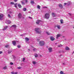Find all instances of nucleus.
I'll use <instances>...</instances> for the list:
<instances>
[{"label": "nucleus", "mask_w": 74, "mask_h": 74, "mask_svg": "<svg viewBox=\"0 0 74 74\" xmlns=\"http://www.w3.org/2000/svg\"><path fill=\"white\" fill-rule=\"evenodd\" d=\"M7 69V67L6 66H5L3 68V69H4V70H5V69Z\"/></svg>", "instance_id": "nucleus-23"}, {"label": "nucleus", "mask_w": 74, "mask_h": 74, "mask_svg": "<svg viewBox=\"0 0 74 74\" xmlns=\"http://www.w3.org/2000/svg\"><path fill=\"white\" fill-rule=\"evenodd\" d=\"M60 74H64V73L62 71H61L60 72Z\"/></svg>", "instance_id": "nucleus-32"}, {"label": "nucleus", "mask_w": 74, "mask_h": 74, "mask_svg": "<svg viewBox=\"0 0 74 74\" xmlns=\"http://www.w3.org/2000/svg\"><path fill=\"white\" fill-rule=\"evenodd\" d=\"M60 36H61L60 34H58L57 36V37H56L57 39H58V38L59 37H60Z\"/></svg>", "instance_id": "nucleus-17"}, {"label": "nucleus", "mask_w": 74, "mask_h": 74, "mask_svg": "<svg viewBox=\"0 0 74 74\" xmlns=\"http://www.w3.org/2000/svg\"><path fill=\"white\" fill-rule=\"evenodd\" d=\"M10 64L11 65H13V64H14V63L12 62H10Z\"/></svg>", "instance_id": "nucleus-34"}, {"label": "nucleus", "mask_w": 74, "mask_h": 74, "mask_svg": "<svg viewBox=\"0 0 74 74\" xmlns=\"http://www.w3.org/2000/svg\"><path fill=\"white\" fill-rule=\"evenodd\" d=\"M8 16L9 18H11V16L10 14H8Z\"/></svg>", "instance_id": "nucleus-43"}, {"label": "nucleus", "mask_w": 74, "mask_h": 74, "mask_svg": "<svg viewBox=\"0 0 74 74\" xmlns=\"http://www.w3.org/2000/svg\"><path fill=\"white\" fill-rule=\"evenodd\" d=\"M64 5H66V4H67V3H64Z\"/></svg>", "instance_id": "nucleus-49"}, {"label": "nucleus", "mask_w": 74, "mask_h": 74, "mask_svg": "<svg viewBox=\"0 0 74 74\" xmlns=\"http://www.w3.org/2000/svg\"><path fill=\"white\" fill-rule=\"evenodd\" d=\"M25 1V2H26V3H27V2H28V1H27V0H24Z\"/></svg>", "instance_id": "nucleus-44"}, {"label": "nucleus", "mask_w": 74, "mask_h": 74, "mask_svg": "<svg viewBox=\"0 0 74 74\" xmlns=\"http://www.w3.org/2000/svg\"><path fill=\"white\" fill-rule=\"evenodd\" d=\"M21 68H22V67H18L17 69H21Z\"/></svg>", "instance_id": "nucleus-39"}, {"label": "nucleus", "mask_w": 74, "mask_h": 74, "mask_svg": "<svg viewBox=\"0 0 74 74\" xmlns=\"http://www.w3.org/2000/svg\"><path fill=\"white\" fill-rule=\"evenodd\" d=\"M18 1V0H14L15 2H16Z\"/></svg>", "instance_id": "nucleus-51"}, {"label": "nucleus", "mask_w": 74, "mask_h": 74, "mask_svg": "<svg viewBox=\"0 0 74 74\" xmlns=\"http://www.w3.org/2000/svg\"><path fill=\"white\" fill-rule=\"evenodd\" d=\"M18 16L19 18H22V14H21L19 13L18 14Z\"/></svg>", "instance_id": "nucleus-9"}, {"label": "nucleus", "mask_w": 74, "mask_h": 74, "mask_svg": "<svg viewBox=\"0 0 74 74\" xmlns=\"http://www.w3.org/2000/svg\"><path fill=\"white\" fill-rule=\"evenodd\" d=\"M58 47H62V45H58Z\"/></svg>", "instance_id": "nucleus-42"}, {"label": "nucleus", "mask_w": 74, "mask_h": 74, "mask_svg": "<svg viewBox=\"0 0 74 74\" xmlns=\"http://www.w3.org/2000/svg\"><path fill=\"white\" fill-rule=\"evenodd\" d=\"M69 15H70L71 16V15L72 14H71L70 13H69Z\"/></svg>", "instance_id": "nucleus-47"}, {"label": "nucleus", "mask_w": 74, "mask_h": 74, "mask_svg": "<svg viewBox=\"0 0 74 74\" xmlns=\"http://www.w3.org/2000/svg\"><path fill=\"white\" fill-rule=\"evenodd\" d=\"M33 63L34 64H35L36 63V62H35L34 61H33Z\"/></svg>", "instance_id": "nucleus-36"}, {"label": "nucleus", "mask_w": 74, "mask_h": 74, "mask_svg": "<svg viewBox=\"0 0 74 74\" xmlns=\"http://www.w3.org/2000/svg\"><path fill=\"white\" fill-rule=\"evenodd\" d=\"M5 48H8V47H9V45H6L5 46Z\"/></svg>", "instance_id": "nucleus-25"}, {"label": "nucleus", "mask_w": 74, "mask_h": 74, "mask_svg": "<svg viewBox=\"0 0 74 74\" xmlns=\"http://www.w3.org/2000/svg\"><path fill=\"white\" fill-rule=\"evenodd\" d=\"M47 7H46V6H45L44 7H43V8H47Z\"/></svg>", "instance_id": "nucleus-45"}, {"label": "nucleus", "mask_w": 74, "mask_h": 74, "mask_svg": "<svg viewBox=\"0 0 74 74\" xmlns=\"http://www.w3.org/2000/svg\"><path fill=\"white\" fill-rule=\"evenodd\" d=\"M3 53V51H0V54H1Z\"/></svg>", "instance_id": "nucleus-46"}, {"label": "nucleus", "mask_w": 74, "mask_h": 74, "mask_svg": "<svg viewBox=\"0 0 74 74\" xmlns=\"http://www.w3.org/2000/svg\"><path fill=\"white\" fill-rule=\"evenodd\" d=\"M40 22H41V21L38 20L37 21L36 23L37 25H38V24H39Z\"/></svg>", "instance_id": "nucleus-5"}, {"label": "nucleus", "mask_w": 74, "mask_h": 74, "mask_svg": "<svg viewBox=\"0 0 74 74\" xmlns=\"http://www.w3.org/2000/svg\"><path fill=\"white\" fill-rule=\"evenodd\" d=\"M29 51H30V49H28Z\"/></svg>", "instance_id": "nucleus-56"}, {"label": "nucleus", "mask_w": 74, "mask_h": 74, "mask_svg": "<svg viewBox=\"0 0 74 74\" xmlns=\"http://www.w3.org/2000/svg\"><path fill=\"white\" fill-rule=\"evenodd\" d=\"M66 50H67L68 51H69L70 50V48L66 46V47L65 48Z\"/></svg>", "instance_id": "nucleus-13"}, {"label": "nucleus", "mask_w": 74, "mask_h": 74, "mask_svg": "<svg viewBox=\"0 0 74 74\" xmlns=\"http://www.w3.org/2000/svg\"><path fill=\"white\" fill-rule=\"evenodd\" d=\"M16 5H17V3H16L14 4L15 7H16V8L17 7V6H16Z\"/></svg>", "instance_id": "nucleus-35"}, {"label": "nucleus", "mask_w": 74, "mask_h": 74, "mask_svg": "<svg viewBox=\"0 0 74 74\" xmlns=\"http://www.w3.org/2000/svg\"><path fill=\"white\" fill-rule=\"evenodd\" d=\"M18 74V73L17 72H15V73H14V74Z\"/></svg>", "instance_id": "nucleus-48"}, {"label": "nucleus", "mask_w": 74, "mask_h": 74, "mask_svg": "<svg viewBox=\"0 0 74 74\" xmlns=\"http://www.w3.org/2000/svg\"><path fill=\"white\" fill-rule=\"evenodd\" d=\"M63 64L64 66V65H65V64L64 63H63Z\"/></svg>", "instance_id": "nucleus-53"}, {"label": "nucleus", "mask_w": 74, "mask_h": 74, "mask_svg": "<svg viewBox=\"0 0 74 74\" xmlns=\"http://www.w3.org/2000/svg\"><path fill=\"white\" fill-rule=\"evenodd\" d=\"M12 13V12H9V13H10V14H11Z\"/></svg>", "instance_id": "nucleus-54"}, {"label": "nucleus", "mask_w": 74, "mask_h": 74, "mask_svg": "<svg viewBox=\"0 0 74 74\" xmlns=\"http://www.w3.org/2000/svg\"><path fill=\"white\" fill-rule=\"evenodd\" d=\"M34 56L36 58H37V57H38V54L35 53L34 54Z\"/></svg>", "instance_id": "nucleus-18"}, {"label": "nucleus", "mask_w": 74, "mask_h": 74, "mask_svg": "<svg viewBox=\"0 0 74 74\" xmlns=\"http://www.w3.org/2000/svg\"><path fill=\"white\" fill-rule=\"evenodd\" d=\"M10 4H14V3L13 2H11Z\"/></svg>", "instance_id": "nucleus-40"}, {"label": "nucleus", "mask_w": 74, "mask_h": 74, "mask_svg": "<svg viewBox=\"0 0 74 74\" xmlns=\"http://www.w3.org/2000/svg\"><path fill=\"white\" fill-rule=\"evenodd\" d=\"M33 51H37V49H36V48H34L33 49Z\"/></svg>", "instance_id": "nucleus-29"}, {"label": "nucleus", "mask_w": 74, "mask_h": 74, "mask_svg": "<svg viewBox=\"0 0 74 74\" xmlns=\"http://www.w3.org/2000/svg\"><path fill=\"white\" fill-rule=\"evenodd\" d=\"M3 14H0V20H3Z\"/></svg>", "instance_id": "nucleus-4"}, {"label": "nucleus", "mask_w": 74, "mask_h": 74, "mask_svg": "<svg viewBox=\"0 0 74 74\" xmlns=\"http://www.w3.org/2000/svg\"><path fill=\"white\" fill-rule=\"evenodd\" d=\"M59 53H60V51H59Z\"/></svg>", "instance_id": "nucleus-58"}, {"label": "nucleus", "mask_w": 74, "mask_h": 74, "mask_svg": "<svg viewBox=\"0 0 74 74\" xmlns=\"http://www.w3.org/2000/svg\"><path fill=\"white\" fill-rule=\"evenodd\" d=\"M52 15L53 17H55L56 16V15L54 13H52Z\"/></svg>", "instance_id": "nucleus-7"}, {"label": "nucleus", "mask_w": 74, "mask_h": 74, "mask_svg": "<svg viewBox=\"0 0 74 74\" xmlns=\"http://www.w3.org/2000/svg\"><path fill=\"white\" fill-rule=\"evenodd\" d=\"M37 41H38V42L39 41H40V39H37Z\"/></svg>", "instance_id": "nucleus-41"}, {"label": "nucleus", "mask_w": 74, "mask_h": 74, "mask_svg": "<svg viewBox=\"0 0 74 74\" xmlns=\"http://www.w3.org/2000/svg\"><path fill=\"white\" fill-rule=\"evenodd\" d=\"M37 8L38 9H40V5H37Z\"/></svg>", "instance_id": "nucleus-24"}, {"label": "nucleus", "mask_w": 74, "mask_h": 74, "mask_svg": "<svg viewBox=\"0 0 74 74\" xmlns=\"http://www.w3.org/2000/svg\"><path fill=\"white\" fill-rule=\"evenodd\" d=\"M17 48H21V45H18L17 46Z\"/></svg>", "instance_id": "nucleus-27"}, {"label": "nucleus", "mask_w": 74, "mask_h": 74, "mask_svg": "<svg viewBox=\"0 0 74 74\" xmlns=\"http://www.w3.org/2000/svg\"><path fill=\"white\" fill-rule=\"evenodd\" d=\"M36 33H40V31H39L40 30V28H36L35 29V30Z\"/></svg>", "instance_id": "nucleus-3"}, {"label": "nucleus", "mask_w": 74, "mask_h": 74, "mask_svg": "<svg viewBox=\"0 0 74 74\" xmlns=\"http://www.w3.org/2000/svg\"><path fill=\"white\" fill-rule=\"evenodd\" d=\"M11 52H12V51H9L8 52V53H11Z\"/></svg>", "instance_id": "nucleus-37"}, {"label": "nucleus", "mask_w": 74, "mask_h": 74, "mask_svg": "<svg viewBox=\"0 0 74 74\" xmlns=\"http://www.w3.org/2000/svg\"><path fill=\"white\" fill-rule=\"evenodd\" d=\"M31 4H34V1H31Z\"/></svg>", "instance_id": "nucleus-31"}, {"label": "nucleus", "mask_w": 74, "mask_h": 74, "mask_svg": "<svg viewBox=\"0 0 74 74\" xmlns=\"http://www.w3.org/2000/svg\"><path fill=\"white\" fill-rule=\"evenodd\" d=\"M18 6L20 8H22V6H21V4L19 3L18 4Z\"/></svg>", "instance_id": "nucleus-16"}, {"label": "nucleus", "mask_w": 74, "mask_h": 74, "mask_svg": "<svg viewBox=\"0 0 74 74\" xmlns=\"http://www.w3.org/2000/svg\"><path fill=\"white\" fill-rule=\"evenodd\" d=\"M57 27L58 29H60V25H57Z\"/></svg>", "instance_id": "nucleus-19"}, {"label": "nucleus", "mask_w": 74, "mask_h": 74, "mask_svg": "<svg viewBox=\"0 0 74 74\" xmlns=\"http://www.w3.org/2000/svg\"><path fill=\"white\" fill-rule=\"evenodd\" d=\"M6 22L7 24H9L11 23V21H7Z\"/></svg>", "instance_id": "nucleus-15"}, {"label": "nucleus", "mask_w": 74, "mask_h": 74, "mask_svg": "<svg viewBox=\"0 0 74 74\" xmlns=\"http://www.w3.org/2000/svg\"><path fill=\"white\" fill-rule=\"evenodd\" d=\"M25 40L26 41V42H27V41H29V39L27 37H26L25 38Z\"/></svg>", "instance_id": "nucleus-11"}, {"label": "nucleus", "mask_w": 74, "mask_h": 74, "mask_svg": "<svg viewBox=\"0 0 74 74\" xmlns=\"http://www.w3.org/2000/svg\"><path fill=\"white\" fill-rule=\"evenodd\" d=\"M60 23H62V24L63 23V19H61L60 20Z\"/></svg>", "instance_id": "nucleus-21"}, {"label": "nucleus", "mask_w": 74, "mask_h": 74, "mask_svg": "<svg viewBox=\"0 0 74 74\" xmlns=\"http://www.w3.org/2000/svg\"><path fill=\"white\" fill-rule=\"evenodd\" d=\"M50 39L51 41H54L55 40V38L52 36H51Z\"/></svg>", "instance_id": "nucleus-6"}, {"label": "nucleus", "mask_w": 74, "mask_h": 74, "mask_svg": "<svg viewBox=\"0 0 74 74\" xmlns=\"http://www.w3.org/2000/svg\"><path fill=\"white\" fill-rule=\"evenodd\" d=\"M25 58H23V62H25Z\"/></svg>", "instance_id": "nucleus-38"}, {"label": "nucleus", "mask_w": 74, "mask_h": 74, "mask_svg": "<svg viewBox=\"0 0 74 74\" xmlns=\"http://www.w3.org/2000/svg\"><path fill=\"white\" fill-rule=\"evenodd\" d=\"M29 18H31L30 17H29Z\"/></svg>", "instance_id": "nucleus-57"}, {"label": "nucleus", "mask_w": 74, "mask_h": 74, "mask_svg": "<svg viewBox=\"0 0 74 74\" xmlns=\"http://www.w3.org/2000/svg\"><path fill=\"white\" fill-rule=\"evenodd\" d=\"M11 74H14V72H11Z\"/></svg>", "instance_id": "nucleus-50"}, {"label": "nucleus", "mask_w": 74, "mask_h": 74, "mask_svg": "<svg viewBox=\"0 0 74 74\" xmlns=\"http://www.w3.org/2000/svg\"><path fill=\"white\" fill-rule=\"evenodd\" d=\"M13 56V58L14 59V60H15V58H16L15 57V56Z\"/></svg>", "instance_id": "nucleus-28"}, {"label": "nucleus", "mask_w": 74, "mask_h": 74, "mask_svg": "<svg viewBox=\"0 0 74 74\" xmlns=\"http://www.w3.org/2000/svg\"><path fill=\"white\" fill-rule=\"evenodd\" d=\"M20 36H23V34H21V35H20Z\"/></svg>", "instance_id": "nucleus-52"}, {"label": "nucleus", "mask_w": 74, "mask_h": 74, "mask_svg": "<svg viewBox=\"0 0 74 74\" xmlns=\"http://www.w3.org/2000/svg\"><path fill=\"white\" fill-rule=\"evenodd\" d=\"M40 56L41 57V56H41V55H40Z\"/></svg>", "instance_id": "nucleus-55"}, {"label": "nucleus", "mask_w": 74, "mask_h": 74, "mask_svg": "<svg viewBox=\"0 0 74 74\" xmlns=\"http://www.w3.org/2000/svg\"><path fill=\"white\" fill-rule=\"evenodd\" d=\"M23 10L24 11H26V8H23Z\"/></svg>", "instance_id": "nucleus-33"}, {"label": "nucleus", "mask_w": 74, "mask_h": 74, "mask_svg": "<svg viewBox=\"0 0 74 74\" xmlns=\"http://www.w3.org/2000/svg\"><path fill=\"white\" fill-rule=\"evenodd\" d=\"M49 14L48 13H46L45 14V18L46 19H49Z\"/></svg>", "instance_id": "nucleus-2"}, {"label": "nucleus", "mask_w": 74, "mask_h": 74, "mask_svg": "<svg viewBox=\"0 0 74 74\" xmlns=\"http://www.w3.org/2000/svg\"><path fill=\"white\" fill-rule=\"evenodd\" d=\"M12 43L14 45H16V41H12Z\"/></svg>", "instance_id": "nucleus-12"}, {"label": "nucleus", "mask_w": 74, "mask_h": 74, "mask_svg": "<svg viewBox=\"0 0 74 74\" xmlns=\"http://www.w3.org/2000/svg\"><path fill=\"white\" fill-rule=\"evenodd\" d=\"M8 27V26H5L4 28L3 29V30H6V29H7Z\"/></svg>", "instance_id": "nucleus-10"}, {"label": "nucleus", "mask_w": 74, "mask_h": 74, "mask_svg": "<svg viewBox=\"0 0 74 74\" xmlns=\"http://www.w3.org/2000/svg\"><path fill=\"white\" fill-rule=\"evenodd\" d=\"M59 6L61 8H63V6H62V5L61 4H59Z\"/></svg>", "instance_id": "nucleus-14"}, {"label": "nucleus", "mask_w": 74, "mask_h": 74, "mask_svg": "<svg viewBox=\"0 0 74 74\" xmlns=\"http://www.w3.org/2000/svg\"><path fill=\"white\" fill-rule=\"evenodd\" d=\"M49 52H52V47H49L48 49Z\"/></svg>", "instance_id": "nucleus-8"}, {"label": "nucleus", "mask_w": 74, "mask_h": 74, "mask_svg": "<svg viewBox=\"0 0 74 74\" xmlns=\"http://www.w3.org/2000/svg\"><path fill=\"white\" fill-rule=\"evenodd\" d=\"M39 45H40V46H44V45H45V42H44V41H40L39 42Z\"/></svg>", "instance_id": "nucleus-1"}, {"label": "nucleus", "mask_w": 74, "mask_h": 74, "mask_svg": "<svg viewBox=\"0 0 74 74\" xmlns=\"http://www.w3.org/2000/svg\"><path fill=\"white\" fill-rule=\"evenodd\" d=\"M12 27H16V25H13L12 26Z\"/></svg>", "instance_id": "nucleus-26"}, {"label": "nucleus", "mask_w": 74, "mask_h": 74, "mask_svg": "<svg viewBox=\"0 0 74 74\" xmlns=\"http://www.w3.org/2000/svg\"><path fill=\"white\" fill-rule=\"evenodd\" d=\"M46 33L47 34V35H50V34H51L48 32H46Z\"/></svg>", "instance_id": "nucleus-22"}, {"label": "nucleus", "mask_w": 74, "mask_h": 74, "mask_svg": "<svg viewBox=\"0 0 74 74\" xmlns=\"http://www.w3.org/2000/svg\"><path fill=\"white\" fill-rule=\"evenodd\" d=\"M71 4V2H69L68 3H67V5H69Z\"/></svg>", "instance_id": "nucleus-20"}, {"label": "nucleus", "mask_w": 74, "mask_h": 74, "mask_svg": "<svg viewBox=\"0 0 74 74\" xmlns=\"http://www.w3.org/2000/svg\"><path fill=\"white\" fill-rule=\"evenodd\" d=\"M21 3L22 4H23V5H24V4H25V3H24V2H22V1H21Z\"/></svg>", "instance_id": "nucleus-30"}]
</instances>
